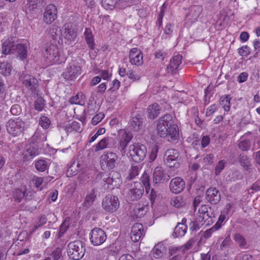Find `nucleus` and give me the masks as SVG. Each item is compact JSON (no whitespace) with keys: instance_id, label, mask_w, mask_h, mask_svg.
Instances as JSON below:
<instances>
[{"instance_id":"24","label":"nucleus","mask_w":260,"mask_h":260,"mask_svg":"<svg viewBox=\"0 0 260 260\" xmlns=\"http://www.w3.org/2000/svg\"><path fill=\"white\" fill-rule=\"evenodd\" d=\"M15 37H9L2 43V53L7 55L14 52L16 45Z\"/></svg>"},{"instance_id":"41","label":"nucleus","mask_w":260,"mask_h":260,"mask_svg":"<svg viewBox=\"0 0 260 260\" xmlns=\"http://www.w3.org/2000/svg\"><path fill=\"white\" fill-rule=\"evenodd\" d=\"M120 2L119 0H102V6L106 9L112 10Z\"/></svg>"},{"instance_id":"59","label":"nucleus","mask_w":260,"mask_h":260,"mask_svg":"<svg viewBox=\"0 0 260 260\" xmlns=\"http://www.w3.org/2000/svg\"><path fill=\"white\" fill-rule=\"evenodd\" d=\"M231 243V240L230 236H226L221 242L220 244V249H223V248H226L229 247Z\"/></svg>"},{"instance_id":"46","label":"nucleus","mask_w":260,"mask_h":260,"mask_svg":"<svg viewBox=\"0 0 260 260\" xmlns=\"http://www.w3.org/2000/svg\"><path fill=\"white\" fill-rule=\"evenodd\" d=\"M50 123L51 121L47 116L42 115L40 117L39 120V124L44 129L48 128Z\"/></svg>"},{"instance_id":"51","label":"nucleus","mask_w":260,"mask_h":260,"mask_svg":"<svg viewBox=\"0 0 260 260\" xmlns=\"http://www.w3.org/2000/svg\"><path fill=\"white\" fill-rule=\"evenodd\" d=\"M69 227V220H65L60 225L58 235L59 237H62L63 235L68 230Z\"/></svg>"},{"instance_id":"5","label":"nucleus","mask_w":260,"mask_h":260,"mask_svg":"<svg viewBox=\"0 0 260 260\" xmlns=\"http://www.w3.org/2000/svg\"><path fill=\"white\" fill-rule=\"evenodd\" d=\"M67 252L70 258L79 260L84 256L85 248L81 241H75L69 243Z\"/></svg>"},{"instance_id":"23","label":"nucleus","mask_w":260,"mask_h":260,"mask_svg":"<svg viewBox=\"0 0 260 260\" xmlns=\"http://www.w3.org/2000/svg\"><path fill=\"white\" fill-rule=\"evenodd\" d=\"M185 184L184 181L181 177H177L171 180L170 188L173 193H179L184 189Z\"/></svg>"},{"instance_id":"45","label":"nucleus","mask_w":260,"mask_h":260,"mask_svg":"<svg viewBox=\"0 0 260 260\" xmlns=\"http://www.w3.org/2000/svg\"><path fill=\"white\" fill-rule=\"evenodd\" d=\"M62 256V249L61 247H56L54 250L52 251L50 256L51 260H58Z\"/></svg>"},{"instance_id":"26","label":"nucleus","mask_w":260,"mask_h":260,"mask_svg":"<svg viewBox=\"0 0 260 260\" xmlns=\"http://www.w3.org/2000/svg\"><path fill=\"white\" fill-rule=\"evenodd\" d=\"M143 121L144 118L140 115L133 116L129 123L131 128L136 132L141 130L143 128Z\"/></svg>"},{"instance_id":"1","label":"nucleus","mask_w":260,"mask_h":260,"mask_svg":"<svg viewBox=\"0 0 260 260\" xmlns=\"http://www.w3.org/2000/svg\"><path fill=\"white\" fill-rule=\"evenodd\" d=\"M173 115L166 114L157 121V133L160 137L167 138L169 142H173L179 138L178 126L173 121Z\"/></svg>"},{"instance_id":"20","label":"nucleus","mask_w":260,"mask_h":260,"mask_svg":"<svg viewBox=\"0 0 260 260\" xmlns=\"http://www.w3.org/2000/svg\"><path fill=\"white\" fill-rule=\"evenodd\" d=\"M20 80L23 84L28 89L34 91L38 87V84L37 80L33 76L23 74L20 77Z\"/></svg>"},{"instance_id":"37","label":"nucleus","mask_w":260,"mask_h":260,"mask_svg":"<svg viewBox=\"0 0 260 260\" xmlns=\"http://www.w3.org/2000/svg\"><path fill=\"white\" fill-rule=\"evenodd\" d=\"M35 167L38 171L42 172L48 168L49 164L46 160L41 159L35 161Z\"/></svg>"},{"instance_id":"21","label":"nucleus","mask_w":260,"mask_h":260,"mask_svg":"<svg viewBox=\"0 0 260 260\" xmlns=\"http://www.w3.org/2000/svg\"><path fill=\"white\" fill-rule=\"evenodd\" d=\"M143 191L144 188L142 184L139 182H135L129 189V198L133 201L139 199L142 197Z\"/></svg>"},{"instance_id":"6","label":"nucleus","mask_w":260,"mask_h":260,"mask_svg":"<svg viewBox=\"0 0 260 260\" xmlns=\"http://www.w3.org/2000/svg\"><path fill=\"white\" fill-rule=\"evenodd\" d=\"M199 215L197 217L198 221L201 222L203 225H209L213 222L215 214L208 205H202L199 209Z\"/></svg>"},{"instance_id":"12","label":"nucleus","mask_w":260,"mask_h":260,"mask_svg":"<svg viewBox=\"0 0 260 260\" xmlns=\"http://www.w3.org/2000/svg\"><path fill=\"white\" fill-rule=\"evenodd\" d=\"M118 156L115 153L108 151L104 153L101 157V164L106 165V168L109 170L115 168L117 164Z\"/></svg>"},{"instance_id":"17","label":"nucleus","mask_w":260,"mask_h":260,"mask_svg":"<svg viewBox=\"0 0 260 260\" xmlns=\"http://www.w3.org/2000/svg\"><path fill=\"white\" fill-rule=\"evenodd\" d=\"M206 199L212 205H216L221 200V193L215 187H210L206 191Z\"/></svg>"},{"instance_id":"10","label":"nucleus","mask_w":260,"mask_h":260,"mask_svg":"<svg viewBox=\"0 0 260 260\" xmlns=\"http://www.w3.org/2000/svg\"><path fill=\"white\" fill-rule=\"evenodd\" d=\"M89 239L90 242L94 246H99L106 241L107 235L102 229L95 228L90 231Z\"/></svg>"},{"instance_id":"52","label":"nucleus","mask_w":260,"mask_h":260,"mask_svg":"<svg viewBox=\"0 0 260 260\" xmlns=\"http://www.w3.org/2000/svg\"><path fill=\"white\" fill-rule=\"evenodd\" d=\"M32 139L33 141L42 142L46 140V136L44 134L41 133L39 131H37L33 135Z\"/></svg>"},{"instance_id":"4","label":"nucleus","mask_w":260,"mask_h":260,"mask_svg":"<svg viewBox=\"0 0 260 260\" xmlns=\"http://www.w3.org/2000/svg\"><path fill=\"white\" fill-rule=\"evenodd\" d=\"M178 172V170L175 169L172 171L170 169L168 173H166L161 167H156L153 172V183L154 184H158L166 182L171 177L177 175Z\"/></svg>"},{"instance_id":"57","label":"nucleus","mask_w":260,"mask_h":260,"mask_svg":"<svg viewBox=\"0 0 260 260\" xmlns=\"http://www.w3.org/2000/svg\"><path fill=\"white\" fill-rule=\"evenodd\" d=\"M250 52V48L247 46H243L239 49L238 53L241 56H247Z\"/></svg>"},{"instance_id":"14","label":"nucleus","mask_w":260,"mask_h":260,"mask_svg":"<svg viewBox=\"0 0 260 260\" xmlns=\"http://www.w3.org/2000/svg\"><path fill=\"white\" fill-rule=\"evenodd\" d=\"M57 10L56 6L53 4L46 6L43 14V21L47 24H51L56 19Z\"/></svg>"},{"instance_id":"40","label":"nucleus","mask_w":260,"mask_h":260,"mask_svg":"<svg viewBox=\"0 0 260 260\" xmlns=\"http://www.w3.org/2000/svg\"><path fill=\"white\" fill-rule=\"evenodd\" d=\"M84 96L82 93H78L75 96H72L70 99V102L72 104L83 105L84 103Z\"/></svg>"},{"instance_id":"16","label":"nucleus","mask_w":260,"mask_h":260,"mask_svg":"<svg viewBox=\"0 0 260 260\" xmlns=\"http://www.w3.org/2000/svg\"><path fill=\"white\" fill-rule=\"evenodd\" d=\"M63 35L66 41L65 43L69 45L72 44L77 37V33L74 27L71 23H66L64 25Z\"/></svg>"},{"instance_id":"11","label":"nucleus","mask_w":260,"mask_h":260,"mask_svg":"<svg viewBox=\"0 0 260 260\" xmlns=\"http://www.w3.org/2000/svg\"><path fill=\"white\" fill-rule=\"evenodd\" d=\"M102 206L105 211L109 212H114L119 207L118 198L115 196L108 195L103 199Z\"/></svg>"},{"instance_id":"64","label":"nucleus","mask_w":260,"mask_h":260,"mask_svg":"<svg viewBox=\"0 0 260 260\" xmlns=\"http://www.w3.org/2000/svg\"><path fill=\"white\" fill-rule=\"evenodd\" d=\"M217 109V107L216 105L213 104L208 108L206 112V116H210L212 115Z\"/></svg>"},{"instance_id":"28","label":"nucleus","mask_w":260,"mask_h":260,"mask_svg":"<svg viewBox=\"0 0 260 260\" xmlns=\"http://www.w3.org/2000/svg\"><path fill=\"white\" fill-rule=\"evenodd\" d=\"M149 209L147 205L139 204L137 205L133 212V216L137 218H140L143 217Z\"/></svg>"},{"instance_id":"13","label":"nucleus","mask_w":260,"mask_h":260,"mask_svg":"<svg viewBox=\"0 0 260 260\" xmlns=\"http://www.w3.org/2000/svg\"><path fill=\"white\" fill-rule=\"evenodd\" d=\"M132 138L133 135L131 133L124 132L121 135V138L118 144H116L114 140V147H113L117 149L121 153V155H123L126 152L125 148Z\"/></svg>"},{"instance_id":"9","label":"nucleus","mask_w":260,"mask_h":260,"mask_svg":"<svg viewBox=\"0 0 260 260\" xmlns=\"http://www.w3.org/2000/svg\"><path fill=\"white\" fill-rule=\"evenodd\" d=\"M81 73V67L75 61L72 60L67 66L62 76L65 79L72 81L76 79Z\"/></svg>"},{"instance_id":"25","label":"nucleus","mask_w":260,"mask_h":260,"mask_svg":"<svg viewBox=\"0 0 260 260\" xmlns=\"http://www.w3.org/2000/svg\"><path fill=\"white\" fill-rule=\"evenodd\" d=\"M114 147V139L111 137H106L102 139L96 145H94L95 152L103 150L106 148Z\"/></svg>"},{"instance_id":"32","label":"nucleus","mask_w":260,"mask_h":260,"mask_svg":"<svg viewBox=\"0 0 260 260\" xmlns=\"http://www.w3.org/2000/svg\"><path fill=\"white\" fill-rule=\"evenodd\" d=\"M96 197L94 189H92L85 197L83 206L85 208H88L93 203Z\"/></svg>"},{"instance_id":"47","label":"nucleus","mask_w":260,"mask_h":260,"mask_svg":"<svg viewBox=\"0 0 260 260\" xmlns=\"http://www.w3.org/2000/svg\"><path fill=\"white\" fill-rule=\"evenodd\" d=\"M45 105V100L41 97L37 98L34 103V107L35 110L39 112L43 110Z\"/></svg>"},{"instance_id":"2","label":"nucleus","mask_w":260,"mask_h":260,"mask_svg":"<svg viewBox=\"0 0 260 260\" xmlns=\"http://www.w3.org/2000/svg\"><path fill=\"white\" fill-rule=\"evenodd\" d=\"M44 56L46 61L51 64H60L66 60L65 57L59 51L56 44H51L48 46Z\"/></svg>"},{"instance_id":"8","label":"nucleus","mask_w":260,"mask_h":260,"mask_svg":"<svg viewBox=\"0 0 260 260\" xmlns=\"http://www.w3.org/2000/svg\"><path fill=\"white\" fill-rule=\"evenodd\" d=\"M179 152L175 149H169L165 154L164 161L170 169L177 170L180 166Z\"/></svg>"},{"instance_id":"48","label":"nucleus","mask_w":260,"mask_h":260,"mask_svg":"<svg viewBox=\"0 0 260 260\" xmlns=\"http://www.w3.org/2000/svg\"><path fill=\"white\" fill-rule=\"evenodd\" d=\"M80 165L79 164H75L74 162L72 165L68 169L67 171V175L68 177H71L76 175L78 173V170L76 169V167L80 168Z\"/></svg>"},{"instance_id":"19","label":"nucleus","mask_w":260,"mask_h":260,"mask_svg":"<svg viewBox=\"0 0 260 260\" xmlns=\"http://www.w3.org/2000/svg\"><path fill=\"white\" fill-rule=\"evenodd\" d=\"M203 11V8L200 5H194L190 7L189 11L186 16L187 22L192 23L197 20Z\"/></svg>"},{"instance_id":"56","label":"nucleus","mask_w":260,"mask_h":260,"mask_svg":"<svg viewBox=\"0 0 260 260\" xmlns=\"http://www.w3.org/2000/svg\"><path fill=\"white\" fill-rule=\"evenodd\" d=\"M202 223L201 222H199L198 221V218H196V219L194 221H191L189 224L190 229L191 231H197L199 230V229L202 226Z\"/></svg>"},{"instance_id":"55","label":"nucleus","mask_w":260,"mask_h":260,"mask_svg":"<svg viewBox=\"0 0 260 260\" xmlns=\"http://www.w3.org/2000/svg\"><path fill=\"white\" fill-rule=\"evenodd\" d=\"M225 161L224 160H219L215 168V174L218 175L223 170L225 167Z\"/></svg>"},{"instance_id":"62","label":"nucleus","mask_w":260,"mask_h":260,"mask_svg":"<svg viewBox=\"0 0 260 260\" xmlns=\"http://www.w3.org/2000/svg\"><path fill=\"white\" fill-rule=\"evenodd\" d=\"M225 219V215L222 212H221V214L220 215L218 218V221L216 222V224L213 226L217 230H218L221 227L222 223L224 221Z\"/></svg>"},{"instance_id":"31","label":"nucleus","mask_w":260,"mask_h":260,"mask_svg":"<svg viewBox=\"0 0 260 260\" xmlns=\"http://www.w3.org/2000/svg\"><path fill=\"white\" fill-rule=\"evenodd\" d=\"M15 52L17 53V56L21 60H23L27 56V49L25 45L18 44L16 45Z\"/></svg>"},{"instance_id":"30","label":"nucleus","mask_w":260,"mask_h":260,"mask_svg":"<svg viewBox=\"0 0 260 260\" xmlns=\"http://www.w3.org/2000/svg\"><path fill=\"white\" fill-rule=\"evenodd\" d=\"M85 39L90 50L94 49L95 42L93 36L90 28H86L84 32Z\"/></svg>"},{"instance_id":"61","label":"nucleus","mask_w":260,"mask_h":260,"mask_svg":"<svg viewBox=\"0 0 260 260\" xmlns=\"http://www.w3.org/2000/svg\"><path fill=\"white\" fill-rule=\"evenodd\" d=\"M11 112L14 115H19L21 113V108L19 105L15 104L12 106Z\"/></svg>"},{"instance_id":"38","label":"nucleus","mask_w":260,"mask_h":260,"mask_svg":"<svg viewBox=\"0 0 260 260\" xmlns=\"http://www.w3.org/2000/svg\"><path fill=\"white\" fill-rule=\"evenodd\" d=\"M238 159L241 166L243 167V169L245 170H248L251 165L248 156L246 154L242 153L239 155Z\"/></svg>"},{"instance_id":"3","label":"nucleus","mask_w":260,"mask_h":260,"mask_svg":"<svg viewBox=\"0 0 260 260\" xmlns=\"http://www.w3.org/2000/svg\"><path fill=\"white\" fill-rule=\"evenodd\" d=\"M146 147L140 143H135L129 146L128 153L131 159L137 163L142 161L146 156Z\"/></svg>"},{"instance_id":"22","label":"nucleus","mask_w":260,"mask_h":260,"mask_svg":"<svg viewBox=\"0 0 260 260\" xmlns=\"http://www.w3.org/2000/svg\"><path fill=\"white\" fill-rule=\"evenodd\" d=\"M143 225L140 223H135L132 228L131 238L133 241L136 242L144 235Z\"/></svg>"},{"instance_id":"39","label":"nucleus","mask_w":260,"mask_h":260,"mask_svg":"<svg viewBox=\"0 0 260 260\" xmlns=\"http://www.w3.org/2000/svg\"><path fill=\"white\" fill-rule=\"evenodd\" d=\"M25 194V190H22L19 188L15 189L12 192V197L15 202L20 203Z\"/></svg>"},{"instance_id":"43","label":"nucleus","mask_w":260,"mask_h":260,"mask_svg":"<svg viewBox=\"0 0 260 260\" xmlns=\"http://www.w3.org/2000/svg\"><path fill=\"white\" fill-rule=\"evenodd\" d=\"M50 31L51 44H56V42L60 37V30L53 28L50 29Z\"/></svg>"},{"instance_id":"27","label":"nucleus","mask_w":260,"mask_h":260,"mask_svg":"<svg viewBox=\"0 0 260 260\" xmlns=\"http://www.w3.org/2000/svg\"><path fill=\"white\" fill-rule=\"evenodd\" d=\"M161 110L160 106L156 103L149 105L147 109L148 118L150 119H154L160 113Z\"/></svg>"},{"instance_id":"35","label":"nucleus","mask_w":260,"mask_h":260,"mask_svg":"<svg viewBox=\"0 0 260 260\" xmlns=\"http://www.w3.org/2000/svg\"><path fill=\"white\" fill-rule=\"evenodd\" d=\"M187 229V225L183 224H177L175 228L173 235L176 237H182L185 235Z\"/></svg>"},{"instance_id":"42","label":"nucleus","mask_w":260,"mask_h":260,"mask_svg":"<svg viewBox=\"0 0 260 260\" xmlns=\"http://www.w3.org/2000/svg\"><path fill=\"white\" fill-rule=\"evenodd\" d=\"M143 54H141L139 55H135L133 56V57H129V62L133 65H135L137 66H141L143 63Z\"/></svg>"},{"instance_id":"7","label":"nucleus","mask_w":260,"mask_h":260,"mask_svg":"<svg viewBox=\"0 0 260 260\" xmlns=\"http://www.w3.org/2000/svg\"><path fill=\"white\" fill-rule=\"evenodd\" d=\"M24 122L19 117L10 119L6 124L8 133L14 137L20 135L24 129Z\"/></svg>"},{"instance_id":"53","label":"nucleus","mask_w":260,"mask_h":260,"mask_svg":"<svg viewBox=\"0 0 260 260\" xmlns=\"http://www.w3.org/2000/svg\"><path fill=\"white\" fill-rule=\"evenodd\" d=\"M127 76L128 78L132 80L133 81H139L141 76L137 72L135 71L131 70L127 72Z\"/></svg>"},{"instance_id":"36","label":"nucleus","mask_w":260,"mask_h":260,"mask_svg":"<svg viewBox=\"0 0 260 260\" xmlns=\"http://www.w3.org/2000/svg\"><path fill=\"white\" fill-rule=\"evenodd\" d=\"M12 70V67L8 61H0V73L5 75L9 76Z\"/></svg>"},{"instance_id":"15","label":"nucleus","mask_w":260,"mask_h":260,"mask_svg":"<svg viewBox=\"0 0 260 260\" xmlns=\"http://www.w3.org/2000/svg\"><path fill=\"white\" fill-rule=\"evenodd\" d=\"M182 56L179 54H174L167 67V72L172 75L176 74L182 62Z\"/></svg>"},{"instance_id":"18","label":"nucleus","mask_w":260,"mask_h":260,"mask_svg":"<svg viewBox=\"0 0 260 260\" xmlns=\"http://www.w3.org/2000/svg\"><path fill=\"white\" fill-rule=\"evenodd\" d=\"M38 147L34 144H28L25 146L22 152L24 161L29 160L39 154Z\"/></svg>"},{"instance_id":"33","label":"nucleus","mask_w":260,"mask_h":260,"mask_svg":"<svg viewBox=\"0 0 260 260\" xmlns=\"http://www.w3.org/2000/svg\"><path fill=\"white\" fill-rule=\"evenodd\" d=\"M231 97L230 95H222L219 99V103L222 106L225 112H229L231 107Z\"/></svg>"},{"instance_id":"63","label":"nucleus","mask_w":260,"mask_h":260,"mask_svg":"<svg viewBox=\"0 0 260 260\" xmlns=\"http://www.w3.org/2000/svg\"><path fill=\"white\" fill-rule=\"evenodd\" d=\"M180 248L176 246H170L169 248V256H174L176 255H179L178 252L180 250Z\"/></svg>"},{"instance_id":"54","label":"nucleus","mask_w":260,"mask_h":260,"mask_svg":"<svg viewBox=\"0 0 260 260\" xmlns=\"http://www.w3.org/2000/svg\"><path fill=\"white\" fill-rule=\"evenodd\" d=\"M142 182L145 187L146 192L148 193L149 190L150 189V182H149V177L146 173L143 174L142 177Z\"/></svg>"},{"instance_id":"58","label":"nucleus","mask_w":260,"mask_h":260,"mask_svg":"<svg viewBox=\"0 0 260 260\" xmlns=\"http://www.w3.org/2000/svg\"><path fill=\"white\" fill-rule=\"evenodd\" d=\"M154 55L156 58L162 61L166 57L167 54L166 52L161 50H157L155 51Z\"/></svg>"},{"instance_id":"60","label":"nucleus","mask_w":260,"mask_h":260,"mask_svg":"<svg viewBox=\"0 0 260 260\" xmlns=\"http://www.w3.org/2000/svg\"><path fill=\"white\" fill-rule=\"evenodd\" d=\"M104 117V114L100 113L95 115L91 120V123L93 125L99 123Z\"/></svg>"},{"instance_id":"29","label":"nucleus","mask_w":260,"mask_h":260,"mask_svg":"<svg viewBox=\"0 0 260 260\" xmlns=\"http://www.w3.org/2000/svg\"><path fill=\"white\" fill-rule=\"evenodd\" d=\"M166 252V248L161 243L156 244L152 250V253L155 258L162 257Z\"/></svg>"},{"instance_id":"34","label":"nucleus","mask_w":260,"mask_h":260,"mask_svg":"<svg viewBox=\"0 0 260 260\" xmlns=\"http://www.w3.org/2000/svg\"><path fill=\"white\" fill-rule=\"evenodd\" d=\"M238 148L243 151H247L250 149L251 142L249 140L241 137L238 141Z\"/></svg>"},{"instance_id":"49","label":"nucleus","mask_w":260,"mask_h":260,"mask_svg":"<svg viewBox=\"0 0 260 260\" xmlns=\"http://www.w3.org/2000/svg\"><path fill=\"white\" fill-rule=\"evenodd\" d=\"M234 240L241 247H244L246 245L245 238L240 234H236L234 235Z\"/></svg>"},{"instance_id":"44","label":"nucleus","mask_w":260,"mask_h":260,"mask_svg":"<svg viewBox=\"0 0 260 260\" xmlns=\"http://www.w3.org/2000/svg\"><path fill=\"white\" fill-rule=\"evenodd\" d=\"M139 174V167L137 166H132L129 170L128 175L126 179L131 180L135 178Z\"/></svg>"},{"instance_id":"50","label":"nucleus","mask_w":260,"mask_h":260,"mask_svg":"<svg viewBox=\"0 0 260 260\" xmlns=\"http://www.w3.org/2000/svg\"><path fill=\"white\" fill-rule=\"evenodd\" d=\"M171 204L176 208H179L185 205V202L182 197H178L172 199Z\"/></svg>"}]
</instances>
